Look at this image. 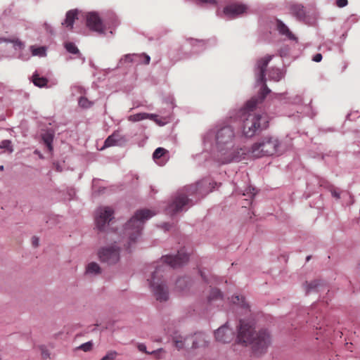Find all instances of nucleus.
<instances>
[{
  "label": "nucleus",
  "mask_w": 360,
  "mask_h": 360,
  "mask_svg": "<svg viewBox=\"0 0 360 360\" xmlns=\"http://www.w3.org/2000/svg\"><path fill=\"white\" fill-rule=\"evenodd\" d=\"M272 57L273 56L266 55L259 58L256 62L255 72L257 77V82L263 84V86L258 97L252 98L247 102L245 107L244 115L245 118L243 121V132L247 137H252L257 131L266 129L268 127L269 122L266 115L258 114L255 112L254 110L257 103L262 102L266 95L270 93V89L265 84V71Z\"/></svg>",
  "instance_id": "obj_1"
},
{
  "label": "nucleus",
  "mask_w": 360,
  "mask_h": 360,
  "mask_svg": "<svg viewBox=\"0 0 360 360\" xmlns=\"http://www.w3.org/2000/svg\"><path fill=\"white\" fill-rule=\"evenodd\" d=\"M189 254L184 248L181 249L176 255H165L161 258L162 264L157 265L150 281V287L157 300L166 301L168 299V288L162 280V273L167 268H177L188 261Z\"/></svg>",
  "instance_id": "obj_2"
},
{
  "label": "nucleus",
  "mask_w": 360,
  "mask_h": 360,
  "mask_svg": "<svg viewBox=\"0 0 360 360\" xmlns=\"http://www.w3.org/2000/svg\"><path fill=\"white\" fill-rule=\"evenodd\" d=\"M234 138L235 133L231 126H224L217 130L215 136L217 150L216 155L219 162L228 164L245 159L248 155L246 148L231 147Z\"/></svg>",
  "instance_id": "obj_3"
},
{
  "label": "nucleus",
  "mask_w": 360,
  "mask_h": 360,
  "mask_svg": "<svg viewBox=\"0 0 360 360\" xmlns=\"http://www.w3.org/2000/svg\"><path fill=\"white\" fill-rule=\"evenodd\" d=\"M237 339L239 343L251 345L257 355L265 352L270 344V336L266 330H262L256 333L254 323L243 320L240 321Z\"/></svg>",
  "instance_id": "obj_4"
},
{
  "label": "nucleus",
  "mask_w": 360,
  "mask_h": 360,
  "mask_svg": "<svg viewBox=\"0 0 360 360\" xmlns=\"http://www.w3.org/2000/svg\"><path fill=\"white\" fill-rule=\"evenodd\" d=\"M155 214L153 211L144 209L136 212L135 214L126 224L124 229V237H127V249H130L141 235L145 221Z\"/></svg>",
  "instance_id": "obj_5"
},
{
  "label": "nucleus",
  "mask_w": 360,
  "mask_h": 360,
  "mask_svg": "<svg viewBox=\"0 0 360 360\" xmlns=\"http://www.w3.org/2000/svg\"><path fill=\"white\" fill-rule=\"evenodd\" d=\"M280 143L277 139L265 137L261 141L252 145L251 150H248L254 158L273 155L278 153Z\"/></svg>",
  "instance_id": "obj_6"
},
{
  "label": "nucleus",
  "mask_w": 360,
  "mask_h": 360,
  "mask_svg": "<svg viewBox=\"0 0 360 360\" xmlns=\"http://www.w3.org/2000/svg\"><path fill=\"white\" fill-rule=\"evenodd\" d=\"M189 202L190 200L188 198L187 193L182 192L177 193L166 207V213L167 214L174 215L179 212L183 211L184 207L188 205Z\"/></svg>",
  "instance_id": "obj_7"
},
{
  "label": "nucleus",
  "mask_w": 360,
  "mask_h": 360,
  "mask_svg": "<svg viewBox=\"0 0 360 360\" xmlns=\"http://www.w3.org/2000/svg\"><path fill=\"white\" fill-rule=\"evenodd\" d=\"M114 211L110 207H101L96 210L95 221L97 228L103 231L106 224L113 219Z\"/></svg>",
  "instance_id": "obj_8"
},
{
  "label": "nucleus",
  "mask_w": 360,
  "mask_h": 360,
  "mask_svg": "<svg viewBox=\"0 0 360 360\" xmlns=\"http://www.w3.org/2000/svg\"><path fill=\"white\" fill-rule=\"evenodd\" d=\"M98 257L101 262L113 264L120 259V250L115 246L104 248L99 251Z\"/></svg>",
  "instance_id": "obj_9"
},
{
  "label": "nucleus",
  "mask_w": 360,
  "mask_h": 360,
  "mask_svg": "<svg viewBox=\"0 0 360 360\" xmlns=\"http://www.w3.org/2000/svg\"><path fill=\"white\" fill-rule=\"evenodd\" d=\"M86 25L91 30L98 33H104L105 30L101 18L94 12L86 15Z\"/></svg>",
  "instance_id": "obj_10"
},
{
  "label": "nucleus",
  "mask_w": 360,
  "mask_h": 360,
  "mask_svg": "<svg viewBox=\"0 0 360 360\" xmlns=\"http://www.w3.org/2000/svg\"><path fill=\"white\" fill-rule=\"evenodd\" d=\"M214 337L218 342L228 343L233 339L234 333L226 323L214 332Z\"/></svg>",
  "instance_id": "obj_11"
},
{
  "label": "nucleus",
  "mask_w": 360,
  "mask_h": 360,
  "mask_svg": "<svg viewBox=\"0 0 360 360\" xmlns=\"http://www.w3.org/2000/svg\"><path fill=\"white\" fill-rule=\"evenodd\" d=\"M248 8L241 4H231L224 8V13L229 18H233L246 12Z\"/></svg>",
  "instance_id": "obj_12"
},
{
  "label": "nucleus",
  "mask_w": 360,
  "mask_h": 360,
  "mask_svg": "<svg viewBox=\"0 0 360 360\" xmlns=\"http://www.w3.org/2000/svg\"><path fill=\"white\" fill-rule=\"evenodd\" d=\"M288 8L290 14L298 20L304 18L306 13L303 6L297 3H289Z\"/></svg>",
  "instance_id": "obj_13"
},
{
  "label": "nucleus",
  "mask_w": 360,
  "mask_h": 360,
  "mask_svg": "<svg viewBox=\"0 0 360 360\" xmlns=\"http://www.w3.org/2000/svg\"><path fill=\"white\" fill-rule=\"evenodd\" d=\"M191 340L192 341L191 347L193 349L205 347L207 342L205 335L202 333H195L191 337Z\"/></svg>",
  "instance_id": "obj_14"
},
{
  "label": "nucleus",
  "mask_w": 360,
  "mask_h": 360,
  "mask_svg": "<svg viewBox=\"0 0 360 360\" xmlns=\"http://www.w3.org/2000/svg\"><path fill=\"white\" fill-rule=\"evenodd\" d=\"M77 15L78 11L77 10H70L68 11L65 20L62 22V25H65L69 30H72L73 28L75 20L77 19Z\"/></svg>",
  "instance_id": "obj_15"
},
{
  "label": "nucleus",
  "mask_w": 360,
  "mask_h": 360,
  "mask_svg": "<svg viewBox=\"0 0 360 360\" xmlns=\"http://www.w3.org/2000/svg\"><path fill=\"white\" fill-rule=\"evenodd\" d=\"M276 25L278 32L281 34L285 35L290 39H296L295 35L290 31L288 27L281 20H277Z\"/></svg>",
  "instance_id": "obj_16"
},
{
  "label": "nucleus",
  "mask_w": 360,
  "mask_h": 360,
  "mask_svg": "<svg viewBox=\"0 0 360 360\" xmlns=\"http://www.w3.org/2000/svg\"><path fill=\"white\" fill-rule=\"evenodd\" d=\"M156 117H157L156 115L148 114V113L143 112V113H137L135 115H131L128 117V120L135 122H138V121H141V120L149 118V119L155 120L156 122L157 121L155 119Z\"/></svg>",
  "instance_id": "obj_17"
},
{
  "label": "nucleus",
  "mask_w": 360,
  "mask_h": 360,
  "mask_svg": "<svg viewBox=\"0 0 360 360\" xmlns=\"http://www.w3.org/2000/svg\"><path fill=\"white\" fill-rule=\"evenodd\" d=\"M85 273L87 275H98L101 273V269L97 263L92 262L87 264Z\"/></svg>",
  "instance_id": "obj_18"
},
{
  "label": "nucleus",
  "mask_w": 360,
  "mask_h": 360,
  "mask_svg": "<svg viewBox=\"0 0 360 360\" xmlns=\"http://www.w3.org/2000/svg\"><path fill=\"white\" fill-rule=\"evenodd\" d=\"M323 287V283L320 281H314L310 283L306 282V293H310L313 291H319V288Z\"/></svg>",
  "instance_id": "obj_19"
},
{
  "label": "nucleus",
  "mask_w": 360,
  "mask_h": 360,
  "mask_svg": "<svg viewBox=\"0 0 360 360\" xmlns=\"http://www.w3.org/2000/svg\"><path fill=\"white\" fill-rule=\"evenodd\" d=\"M121 140V136L119 133H113L109 136L104 143V147H110L118 144Z\"/></svg>",
  "instance_id": "obj_20"
},
{
  "label": "nucleus",
  "mask_w": 360,
  "mask_h": 360,
  "mask_svg": "<svg viewBox=\"0 0 360 360\" xmlns=\"http://www.w3.org/2000/svg\"><path fill=\"white\" fill-rule=\"evenodd\" d=\"M188 340H191V338H184L180 335L173 337V342L178 349H183L186 342Z\"/></svg>",
  "instance_id": "obj_21"
},
{
  "label": "nucleus",
  "mask_w": 360,
  "mask_h": 360,
  "mask_svg": "<svg viewBox=\"0 0 360 360\" xmlns=\"http://www.w3.org/2000/svg\"><path fill=\"white\" fill-rule=\"evenodd\" d=\"M32 82L39 87H44L47 85L48 79L46 77H39L37 73H34L32 76Z\"/></svg>",
  "instance_id": "obj_22"
},
{
  "label": "nucleus",
  "mask_w": 360,
  "mask_h": 360,
  "mask_svg": "<svg viewBox=\"0 0 360 360\" xmlns=\"http://www.w3.org/2000/svg\"><path fill=\"white\" fill-rule=\"evenodd\" d=\"M231 302L234 304H238L243 309L248 310V304L245 302L244 297L240 295L233 296L231 298Z\"/></svg>",
  "instance_id": "obj_23"
},
{
  "label": "nucleus",
  "mask_w": 360,
  "mask_h": 360,
  "mask_svg": "<svg viewBox=\"0 0 360 360\" xmlns=\"http://www.w3.org/2000/svg\"><path fill=\"white\" fill-rule=\"evenodd\" d=\"M222 294L221 291L217 288H212L210 295L207 297L208 302H211L214 300L221 299Z\"/></svg>",
  "instance_id": "obj_24"
},
{
  "label": "nucleus",
  "mask_w": 360,
  "mask_h": 360,
  "mask_svg": "<svg viewBox=\"0 0 360 360\" xmlns=\"http://www.w3.org/2000/svg\"><path fill=\"white\" fill-rule=\"evenodd\" d=\"M207 181H201L200 182H198L195 185L190 186L186 188L187 193H193V192H198L200 191L201 193V188L202 186L207 185Z\"/></svg>",
  "instance_id": "obj_25"
},
{
  "label": "nucleus",
  "mask_w": 360,
  "mask_h": 360,
  "mask_svg": "<svg viewBox=\"0 0 360 360\" xmlns=\"http://www.w3.org/2000/svg\"><path fill=\"white\" fill-rule=\"evenodd\" d=\"M42 139L46 144L47 149L49 152L52 151L53 147H52V141L53 139V134L50 133H46L42 136Z\"/></svg>",
  "instance_id": "obj_26"
},
{
  "label": "nucleus",
  "mask_w": 360,
  "mask_h": 360,
  "mask_svg": "<svg viewBox=\"0 0 360 360\" xmlns=\"http://www.w3.org/2000/svg\"><path fill=\"white\" fill-rule=\"evenodd\" d=\"M269 77L274 81H279L282 77V73L278 69L272 68L269 70Z\"/></svg>",
  "instance_id": "obj_27"
},
{
  "label": "nucleus",
  "mask_w": 360,
  "mask_h": 360,
  "mask_svg": "<svg viewBox=\"0 0 360 360\" xmlns=\"http://www.w3.org/2000/svg\"><path fill=\"white\" fill-rule=\"evenodd\" d=\"M167 153V150L163 148H158L153 153V157L155 161L160 160Z\"/></svg>",
  "instance_id": "obj_28"
},
{
  "label": "nucleus",
  "mask_w": 360,
  "mask_h": 360,
  "mask_svg": "<svg viewBox=\"0 0 360 360\" xmlns=\"http://www.w3.org/2000/svg\"><path fill=\"white\" fill-rule=\"evenodd\" d=\"M188 283V278H179L176 282V287L179 290L183 291L184 290L185 288L187 286Z\"/></svg>",
  "instance_id": "obj_29"
},
{
  "label": "nucleus",
  "mask_w": 360,
  "mask_h": 360,
  "mask_svg": "<svg viewBox=\"0 0 360 360\" xmlns=\"http://www.w3.org/2000/svg\"><path fill=\"white\" fill-rule=\"evenodd\" d=\"M79 105L83 108H89L93 105V102L86 97L82 96L79 99Z\"/></svg>",
  "instance_id": "obj_30"
},
{
  "label": "nucleus",
  "mask_w": 360,
  "mask_h": 360,
  "mask_svg": "<svg viewBox=\"0 0 360 360\" xmlns=\"http://www.w3.org/2000/svg\"><path fill=\"white\" fill-rule=\"evenodd\" d=\"M65 47L66 50L70 53L77 54L79 53V49L72 42H66L65 44Z\"/></svg>",
  "instance_id": "obj_31"
},
{
  "label": "nucleus",
  "mask_w": 360,
  "mask_h": 360,
  "mask_svg": "<svg viewBox=\"0 0 360 360\" xmlns=\"http://www.w3.org/2000/svg\"><path fill=\"white\" fill-rule=\"evenodd\" d=\"M118 353L115 351H108L101 360H116Z\"/></svg>",
  "instance_id": "obj_32"
},
{
  "label": "nucleus",
  "mask_w": 360,
  "mask_h": 360,
  "mask_svg": "<svg viewBox=\"0 0 360 360\" xmlns=\"http://www.w3.org/2000/svg\"><path fill=\"white\" fill-rule=\"evenodd\" d=\"M0 148L7 150L9 153L13 152V148L11 145V141L9 140H4L0 143Z\"/></svg>",
  "instance_id": "obj_33"
},
{
  "label": "nucleus",
  "mask_w": 360,
  "mask_h": 360,
  "mask_svg": "<svg viewBox=\"0 0 360 360\" xmlns=\"http://www.w3.org/2000/svg\"><path fill=\"white\" fill-rule=\"evenodd\" d=\"M3 41L13 43L15 46H18L20 49L22 48V46H23V44L22 43V41H20L18 39L11 40V39H5V38H0V43L3 42Z\"/></svg>",
  "instance_id": "obj_34"
},
{
  "label": "nucleus",
  "mask_w": 360,
  "mask_h": 360,
  "mask_svg": "<svg viewBox=\"0 0 360 360\" xmlns=\"http://www.w3.org/2000/svg\"><path fill=\"white\" fill-rule=\"evenodd\" d=\"M32 53L34 56H43L45 53L44 47L33 48L32 47Z\"/></svg>",
  "instance_id": "obj_35"
},
{
  "label": "nucleus",
  "mask_w": 360,
  "mask_h": 360,
  "mask_svg": "<svg viewBox=\"0 0 360 360\" xmlns=\"http://www.w3.org/2000/svg\"><path fill=\"white\" fill-rule=\"evenodd\" d=\"M93 345L91 342H87L81 345L78 349L83 350L84 352L91 351L92 349Z\"/></svg>",
  "instance_id": "obj_36"
},
{
  "label": "nucleus",
  "mask_w": 360,
  "mask_h": 360,
  "mask_svg": "<svg viewBox=\"0 0 360 360\" xmlns=\"http://www.w3.org/2000/svg\"><path fill=\"white\" fill-rule=\"evenodd\" d=\"M39 349L41 351V356L44 359L49 358L50 354L44 346H40Z\"/></svg>",
  "instance_id": "obj_37"
},
{
  "label": "nucleus",
  "mask_w": 360,
  "mask_h": 360,
  "mask_svg": "<svg viewBox=\"0 0 360 360\" xmlns=\"http://www.w3.org/2000/svg\"><path fill=\"white\" fill-rule=\"evenodd\" d=\"M163 352H164V350L162 349H160L153 352L152 354H154L156 359H160L162 358V356L161 355V354Z\"/></svg>",
  "instance_id": "obj_38"
},
{
  "label": "nucleus",
  "mask_w": 360,
  "mask_h": 360,
  "mask_svg": "<svg viewBox=\"0 0 360 360\" xmlns=\"http://www.w3.org/2000/svg\"><path fill=\"white\" fill-rule=\"evenodd\" d=\"M348 4L347 0H336V6L339 8H343Z\"/></svg>",
  "instance_id": "obj_39"
},
{
  "label": "nucleus",
  "mask_w": 360,
  "mask_h": 360,
  "mask_svg": "<svg viewBox=\"0 0 360 360\" xmlns=\"http://www.w3.org/2000/svg\"><path fill=\"white\" fill-rule=\"evenodd\" d=\"M136 57H138L137 55H134V54L130 55V54H129V55H126L125 56V60L127 61H129V62H133L134 60V58H136Z\"/></svg>",
  "instance_id": "obj_40"
},
{
  "label": "nucleus",
  "mask_w": 360,
  "mask_h": 360,
  "mask_svg": "<svg viewBox=\"0 0 360 360\" xmlns=\"http://www.w3.org/2000/svg\"><path fill=\"white\" fill-rule=\"evenodd\" d=\"M321 60H322V55L321 53H316L313 58V60L316 63L321 61Z\"/></svg>",
  "instance_id": "obj_41"
},
{
  "label": "nucleus",
  "mask_w": 360,
  "mask_h": 360,
  "mask_svg": "<svg viewBox=\"0 0 360 360\" xmlns=\"http://www.w3.org/2000/svg\"><path fill=\"white\" fill-rule=\"evenodd\" d=\"M202 4H209L212 5H216L217 1L215 0H199Z\"/></svg>",
  "instance_id": "obj_42"
},
{
  "label": "nucleus",
  "mask_w": 360,
  "mask_h": 360,
  "mask_svg": "<svg viewBox=\"0 0 360 360\" xmlns=\"http://www.w3.org/2000/svg\"><path fill=\"white\" fill-rule=\"evenodd\" d=\"M32 242L33 246H34V247H37L38 246V245H39V239L37 237H33Z\"/></svg>",
  "instance_id": "obj_43"
},
{
  "label": "nucleus",
  "mask_w": 360,
  "mask_h": 360,
  "mask_svg": "<svg viewBox=\"0 0 360 360\" xmlns=\"http://www.w3.org/2000/svg\"><path fill=\"white\" fill-rule=\"evenodd\" d=\"M139 349L141 352H146V353H148L147 351H146V345H143V344H141L139 345Z\"/></svg>",
  "instance_id": "obj_44"
},
{
  "label": "nucleus",
  "mask_w": 360,
  "mask_h": 360,
  "mask_svg": "<svg viewBox=\"0 0 360 360\" xmlns=\"http://www.w3.org/2000/svg\"><path fill=\"white\" fill-rule=\"evenodd\" d=\"M332 195L336 198H340V193L337 192L335 190L331 191Z\"/></svg>",
  "instance_id": "obj_45"
},
{
  "label": "nucleus",
  "mask_w": 360,
  "mask_h": 360,
  "mask_svg": "<svg viewBox=\"0 0 360 360\" xmlns=\"http://www.w3.org/2000/svg\"><path fill=\"white\" fill-rule=\"evenodd\" d=\"M144 58H145L144 63L146 65L149 64L150 60V57L148 55H144Z\"/></svg>",
  "instance_id": "obj_46"
},
{
  "label": "nucleus",
  "mask_w": 360,
  "mask_h": 360,
  "mask_svg": "<svg viewBox=\"0 0 360 360\" xmlns=\"http://www.w3.org/2000/svg\"><path fill=\"white\" fill-rule=\"evenodd\" d=\"M4 169V166L3 165H1L0 166V171H3Z\"/></svg>",
  "instance_id": "obj_47"
},
{
  "label": "nucleus",
  "mask_w": 360,
  "mask_h": 360,
  "mask_svg": "<svg viewBox=\"0 0 360 360\" xmlns=\"http://www.w3.org/2000/svg\"><path fill=\"white\" fill-rule=\"evenodd\" d=\"M250 194H251V195L252 196V195H255V192H250Z\"/></svg>",
  "instance_id": "obj_48"
}]
</instances>
